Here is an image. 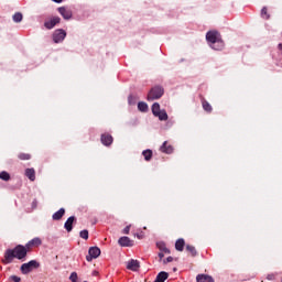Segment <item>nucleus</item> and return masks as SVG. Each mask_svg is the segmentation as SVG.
Returning <instances> with one entry per match:
<instances>
[{
  "instance_id": "f257e3e1",
  "label": "nucleus",
  "mask_w": 282,
  "mask_h": 282,
  "mask_svg": "<svg viewBox=\"0 0 282 282\" xmlns=\"http://www.w3.org/2000/svg\"><path fill=\"white\" fill-rule=\"evenodd\" d=\"M28 250L23 246H18L13 250H7L4 253V263H12V259H25Z\"/></svg>"
},
{
  "instance_id": "f03ea898",
  "label": "nucleus",
  "mask_w": 282,
  "mask_h": 282,
  "mask_svg": "<svg viewBox=\"0 0 282 282\" xmlns=\"http://www.w3.org/2000/svg\"><path fill=\"white\" fill-rule=\"evenodd\" d=\"M206 40L208 41L212 50H224V41H221V34L217 31H209L206 34Z\"/></svg>"
},
{
  "instance_id": "7ed1b4c3",
  "label": "nucleus",
  "mask_w": 282,
  "mask_h": 282,
  "mask_svg": "<svg viewBox=\"0 0 282 282\" xmlns=\"http://www.w3.org/2000/svg\"><path fill=\"white\" fill-rule=\"evenodd\" d=\"M152 113L155 116V118H159L161 121L169 120V115L166 113V110H162L160 108V104L154 102L152 105Z\"/></svg>"
},
{
  "instance_id": "20e7f679",
  "label": "nucleus",
  "mask_w": 282,
  "mask_h": 282,
  "mask_svg": "<svg viewBox=\"0 0 282 282\" xmlns=\"http://www.w3.org/2000/svg\"><path fill=\"white\" fill-rule=\"evenodd\" d=\"M40 263L36 260H31L28 263H23L21 265V272L22 274H30V272H32V270H36L37 268H40Z\"/></svg>"
},
{
  "instance_id": "39448f33",
  "label": "nucleus",
  "mask_w": 282,
  "mask_h": 282,
  "mask_svg": "<svg viewBox=\"0 0 282 282\" xmlns=\"http://www.w3.org/2000/svg\"><path fill=\"white\" fill-rule=\"evenodd\" d=\"M164 96V88L160 86L153 87L148 94V100H158Z\"/></svg>"
},
{
  "instance_id": "423d86ee",
  "label": "nucleus",
  "mask_w": 282,
  "mask_h": 282,
  "mask_svg": "<svg viewBox=\"0 0 282 282\" xmlns=\"http://www.w3.org/2000/svg\"><path fill=\"white\" fill-rule=\"evenodd\" d=\"M65 36H67V32H65V30H55L53 33V41L54 43H63V41H65Z\"/></svg>"
},
{
  "instance_id": "0eeeda50",
  "label": "nucleus",
  "mask_w": 282,
  "mask_h": 282,
  "mask_svg": "<svg viewBox=\"0 0 282 282\" xmlns=\"http://www.w3.org/2000/svg\"><path fill=\"white\" fill-rule=\"evenodd\" d=\"M100 257V248L90 247L88 250V256L86 257L87 261H94V259H98Z\"/></svg>"
},
{
  "instance_id": "6e6552de",
  "label": "nucleus",
  "mask_w": 282,
  "mask_h": 282,
  "mask_svg": "<svg viewBox=\"0 0 282 282\" xmlns=\"http://www.w3.org/2000/svg\"><path fill=\"white\" fill-rule=\"evenodd\" d=\"M57 23H61V18L53 17L44 23V28H46V30H52Z\"/></svg>"
},
{
  "instance_id": "1a4fd4ad",
  "label": "nucleus",
  "mask_w": 282,
  "mask_h": 282,
  "mask_svg": "<svg viewBox=\"0 0 282 282\" xmlns=\"http://www.w3.org/2000/svg\"><path fill=\"white\" fill-rule=\"evenodd\" d=\"M119 246H121L122 248H131V246H133V240H131L129 237L123 236L121 238H119L118 240Z\"/></svg>"
},
{
  "instance_id": "9d476101",
  "label": "nucleus",
  "mask_w": 282,
  "mask_h": 282,
  "mask_svg": "<svg viewBox=\"0 0 282 282\" xmlns=\"http://www.w3.org/2000/svg\"><path fill=\"white\" fill-rule=\"evenodd\" d=\"M57 10L59 14H62L63 19H65L66 21H69V19H72V10H68L65 7H59Z\"/></svg>"
},
{
  "instance_id": "9b49d317",
  "label": "nucleus",
  "mask_w": 282,
  "mask_h": 282,
  "mask_svg": "<svg viewBox=\"0 0 282 282\" xmlns=\"http://www.w3.org/2000/svg\"><path fill=\"white\" fill-rule=\"evenodd\" d=\"M128 270H132V272H138L140 270V263L138 260H130L127 264Z\"/></svg>"
},
{
  "instance_id": "f8f14e48",
  "label": "nucleus",
  "mask_w": 282,
  "mask_h": 282,
  "mask_svg": "<svg viewBox=\"0 0 282 282\" xmlns=\"http://www.w3.org/2000/svg\"><path fill=\"white\" fill-rule=\"evenodd\" d=\"M76 220V218L74 216H70L66 223L64 224V228L65 230H67V232H72L73 230V226H74V221Z\"/></svg>"
},
{
  "instance_id": "ddd939ff",
  "label": "nucleus",
  "mask_w": 282,
  "mask_h": 282,
  "mask_svg": "<svg viewBox=\"0 0 282 282\" xmlns=\"http://www.w3.org/2000/svg\"><path fill=\"white\" fill-rule=\"evenodd\" d=\"M197 282H215V279L208 274H198L196 276Z\"/></svg>"
},
{
  "instance_id": "4468645a",
  "label": "nucleus",
  "mask_w": 282,
  "mask_h": 282,
  "mask_svg": "<svg viewBox=\"0 0 282 282\" xmlns=\"http://www.w3.org/2000/svg\"><path fill=\"white\" fill-rule=\"evenodd\" d=\"M113 142V137L110 134H102L101 135V143L105 144V147H109Z\"/></svg>"
},
{
  "instance_id": "2eb2a0df",
  "label": "nucleus",
  "mask_w": 282,
  "mask_h": 282,
  "mask_svg": "<svg viewBox=\"0 0 282 282\" xmlns=\"http://www.w3.org/2000/svg\"><path fill=\"white\" fill-rule=\"evenodd\" d=\"M160 151L162 153H167V154H171L173 153V145H169V142H164L161 148H160Z\"/></svg>"
},
{
  "instance_id": "dca6fc26",
  "label": "nucleus",
  "mask_w": 282,
  "mask_h": 282,
  "mask_svg": "<svg viewBox=\"0 0 282 282\" xmlns=\"http://www.w3.org/2000/svg\"><path fill=\"white\" fill-rule=\"evenodd\" d=\"M25 175L31 182H34V180H36V172L34 171V169H26Z\"/></svg>"
},
{
  "instance_id": "f3484780",
  "label": "nucleus",
  "mask_w": 282,
  "mask_h": 282,
  "mask_svg": "<svg viewBox=\"0 0 282 282\" xmlns=\"http://www.w3.org/2000/svg\"><path fill=\"white\" fill-rule=\"evenodd\" d=\"M156 247L161 252H164L165 254H171V250L166 248V243H164L163 241L156 242Z\"/></svg>"
},
{
  "instance_id": "a211bd4d",
  "label": "nucleus",
  "mask_w": 282,
  "mask_h": 282,
  "mask_svg": "<svg viewBox=\"0 0 282 282\" xmlns=\"http://www.w3.org/2000/svg\"><path fill=\"white\" fill-rule=\"evenodd\" d=\"M63 215H65V208H61L56 213L53 214L54 221H58L59 219H63Z\"/></svg>"
},
{
  "instance_id": "6ab92c4d",
  "label": "nucleus",
  "mask_w": 282,
  "mask_h": 282,
  "mask_svg": "<svg viewBox=\"0 0 282 282\" xmlns=\"http://www.w3.org/2000/svg\"><path fill=\"white\" fill-rule=\"evenodd\" d=\"M169 279V274L164 271L160 272L155 279L156 282H165Z\"/></svg>"
},
{
  "instance_id": "aec40b11",
  "label": "nucleus",
  "mask_w": 282,
  "mask_h": 282,
  "mask_svg": "<svg viewBox=\"0 0 282 282\" xmlns=\"http://www.w3.org/2000/svg\"><path fill=\"white\" fill-rule=\"evenodd\" d=\"M184 246H185L184 239L181 238L176 240L175 248L178 252H182L184 250Z\"/></svg>"
},
{
  "instance_id": "412c9836",
  "label": "nucleus",
  "mask_w": 282,
  "mask_h": 282,
  "mask_svg": "<svg viewBox=\"0 0 282 282\" xmlns=\"http://www.w3.org/2000/svg\"><path fill=\"white\" fill-rule=\"evenodd\" d=\"M142 155L147 162H150L151 158H153V151L151 150H144L142 152Z\"/></svg>"
},
{
  "instance_id": "4be33fe9",
  "label": "nucleus",
  "mask_w": 282,
  "mask_h": 282,
  "mask_svg": "<svg viewBox=\"0 0 282 282\" xmlns=\"http://www.w3.org/2000/svg\"><path fill=\"white\" fill-rule=\"evenodd\" d=\"M42 241L41 238H33L31 241L28 242V248L32 247V246H41Z\"/></svg>"
},
{
  "instance_id": "5701e85b",
  "label": "nucleus",
  "mask_w": 282,
  "mask_h": 282,
  "mask_svg": "<svg viewBox=\"0 0 282 282\" xmlns=\"http://www.w3.org/2000/svg\"><path fill=\"white\" fill-rule=\"evenodd\" d=\"M203 109L205 111H207L208 113H210V111H213V106H210V104H208V101L203 100Z\"/></svg>"
},
{
  "instance_id": "b1692460",
  "label": "nucleus",
  "mask_w": 282,
  "mask_h": 282,
  "mask_svg": "<svg viewBox=\"0 0 282 282\" xmlns=\"http://www.w3.org/2000/svg\"><path fill=\"white\" fill-rule=\"evenodd\" d=\"M13 21H14V23H21V22L23 21V14H21V13H15V14L13 15Z\"/></svg>"
},
{
  "instance_id": "393cba45",
  "label": "nucleus",
  "mask_w": 282,
  "mask_h": 282,
  "mask_svg": "<svg viewBox=\"0 0 282 282\" xmlns=\"http://www.w3.org/2000/svg\"><path fill=\"white\" fill-rule=\"evenodd\" d=\"M0 180H3L4 182H8L10 180V174L6 171L0 172Z\"/></svg>"
},
{
  "instance_id": "a878e982",
  "label": "nucleus",
  "mask_w": 282,
  "mask_h": 282,
  "mask_svg": "<svg viewBox=\"0 0 282 282\" xmlns=\"http://www.w3.org/2000/svg\"><path fill=\"white\" fill-rule=\"evenodd\" d=\"M186 250L187 252H191L192 257H195V254H197V251L195 250V247L187 245L186 246Z\"/></svg>"
},
{
  "instance_id": "bb28decb",
  "label": "nucleus",
  "mask_w": 282,
  "mask_h": 282,
  "mask_svg": "<svg viewBox=\"0 0 282 282\" xmlns=\"http://www.w3.org/2000/svg\"><path fill=\"white\" fill-rule=\"evenodd\" d=\"M261 17L262 19H270V14H268V8L263 7L261 10Z\"/></svg>"
},
{
  "instance_id": "cd10ccee",
  "label": "nucleus",
  "mask_w": 282,
  "mask_h": 282,
  "mask_svg": "<svg viewBox=\"0 0 282 282\" xmlns=\"http://www.w3.org/2000/svg\"><path fill=\"white\" fill-rule=\"evenodd\" d=\"M129 105H135L138 102V97L135 95H131L128 99Z\"/></svg>"
},
{
  "instance_id": "c85d7f7f",
  "label": "nucleus",
  "mask_w": 282,
  "mask_h": 282,
  "mask_svg": "<svg viewBox=\"0 0 282 282\" xmlns=\"http://www.w3.org/2000/svg\"><path fill=\"white\" fill-rule=\"evenodd\" d=\"M69 281L78 282V273L72 272L70 275H69Z\"/></svg>"
},
{
  "instance_id": "c756f323",
  "label": "nucleus",
  "mask_w": 282,
  "mask_h": 282,
  "mask_svg": "<svg viewBox=\"0 0 282 282\" xmlns=\"http://www.w3.org/2000/svg\"><path fill=\"white\" fill-rule=\"evenodd\" d=\"M79 236L82 237V239H89V231L82 230Z\"/></svg>"
},
{
  "instance_id": "7c9ffc66",
  "label": "nucleus",
  "mask_w": 282,
  "mask_h": 282,
  "mask_svg": "<svg viewBox=\"0 0 282 282\" xmlns=\"http://www.w3.org/2000/svg\"><path fill=\"white\" fill-rule=\"evenodd\" d=\"M9 281H12V282H21V279L18 276V275H11L9 278Z\"/></svg>"
},
{
  "instance_id": "2f4dec72",
  "label": "nucleus",
  "mask_w": 282,
  "mask_h": 282,
  "mask_svg": "<svg viewBox=\"0 0 282 282\" xmlns=\"http://www.w3.org/2000/svg\"><path fill=\"white\" fill-rule=\"evenodd\" d=\"M20 160H30V154L21 153L19 154Z\"/></svg>"
},
{
  "instance_id": "473e14b6",
  "label": "nucleus",
  "mask_w": 282,
  "mask_h": 282,
  "mask_svg": "<svg viewBox=\"0 0 282 282\" xmlns=\"http://www.w3.org/2000/svg\"><path fill=\"white\" fill-rule=\"evenodd\" d=\"M131 230V225L130 226H127L123 230H122V232H123V235H129V231Z\"/></svg>"
},
{
  "instance_id": "72a5a7b5",
  "label": "nucleus",
  "mask_w": 282,
  "mask_h": 282,
  "mask_svg": "<svg viewBox=\"0 0 282 282\" xmlns=\"http://www.w3.org/2000/svg\"><path fill=\"white\" fill-rule=\"evenodd\" d=\"M142 111H149V105L147 102H142Z\"/></svg>"
},
{
  "instance_id": "f704fd0d",
  "label": "nucleus",
  "mask_w": 282,
  "mask_h": 282,
  "mask_svg": "<svg viewBox=\"0 0 282 282\" xmlns=\"http://www.w3.org/2000/svg\"><path fill=\"white\" fill-rule=\"evenodd\" d=\"M173 261V257H167L166 260H163V263H171Z\"/></svg>"
},
{
  "instance_id": "c9c22d12",
  "label": "nucleus",
  "mask_w": 282,
  "mask_h": 282,
  "mask_svg": "<svg viewBox=\"0 0 282 282\" xmlns=\"http://www.w3.org/2000/svg\"><path fill=\"white\" fill-rule=\"evenodd\" d=\"M267 279H268V281H274V274H269V275L267 276Z\"/></svg>"
},
{
  "instance_id": "e433bc0d",
  "label": "nucleus",
  "mask_w": 282,
  "mask_h": 282,
  "mask_svg": "<svg viewBox=\"0 0 282 282\" xmlns=\"http://www.w3.org/2000/svg\"><path fill=\"white\" fill-rule=\"evenodd\" d=\"M159 259L162 261V259H164V251H161L160 253H159Z\"/></svg>"
},
{
  "instance_id": "4c0bfd02",
  "label": "nucleus",
  "mask_w": 282,
  "mask_h": 282,
  "mask_svg": "<svg viewBox=\"0 0 282 282\" xmlns=\"http://www.w3.org/2000/svg\"><path fill=\"white\" fill-rule=\"evenodd\" d=\"M138 109H139V111H142V101L138 102Z\"/></svg>"
},
{
  "instance_id": "58836bf2",
  "label": "nucleus",
  "mask_w": 282,
  "mask_h": 282,
  "mask_svg": "<svg viewBox=\"0 0 282 282\" xmlns=\"http://www.w3.org/2000/svg\"><path fill=\"white\" fill-rule=\"evenodd\" d=\"M55 3H62L63 0H53Z\"/></svg>"
},
{
  "instance_id": "ea45409f",
  "label": "nucleus",
  "mask_w": 282,
  "mask_h": 282,
  "mask_svg": "<svg viewBox=\"0 0 282 282\" xmlns=\"http://www.w3.org/2000/svg\"><path fill=\"white\" fill-rule=\"evenodd\" d=\"M279 50H281V52H282V44H279Z\"/></svg>"
},
{
  "instance_id": "a19ab883",
  "label": "nucleus",
  "mask_w": 282,
  "mask_h": 282,
  "mask_svg": "<svg viewBox=\"0 0 282 282\" xmlns=\"http://www.w3.org/2000/svg\"><path fill=\"white\" fill-rule=\"evenodd\" d=\"M138 239H140V235H137Z\"/></svg>"
},
{
  "instance_id": "79ce46f5",
  "label": "nucleus",
  "mask_w": 282,
  "mask_h": 282,
  "mask_svg": "<svg viewBox=\"0 0 282 282\" xmlns=\"http://www.w3.org/2000/svg\"><path fill=\"white\" fill-rule=\"evenodd\" d=\"M281 282H282V280H281Z\"/></svg>"
}]
</instances>
